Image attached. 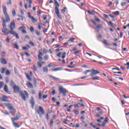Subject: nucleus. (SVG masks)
<instances>
[{"label": "nucleus", "mask_w": 129, "mask_h": 129, "mask_svg": "<svg viewBox=\"0 0 129 129\" xmlns=\"http://www.w3.org/2000/svg\"><path fill=\"white\" fill-rule=\"evenodd\" d=\"M2 20L3 21L2 26L3 29L2 30V33L3 34H6V35H9V34H11V32H15L14 30L16 29V23H15L14 21H13L10 23V25L9 26V28L10 29V31H9V29L7 28V25L6 24L7 22V20L5 19V17L2 18Z\"/></svg>", "instance_id": "f257e3e1"}, {"label": "nucleus", "mask_w": 129, "mask_h": 129, "mask_svg": "<svg viewBox=\"0 0 129 129\" xmlns=\"http://www.w3.org/2000/svg\"><path fill=\"white\" fill-rule=\"evenodd\" d=\"M13 88L14 93H19L23 100L25 101L26 97H28V96H29V95L28 94L27 91H24V92H23V91H21V89H20V87H19L17 85L13 86Z\"/></svg>", "instance_id": "f03ea898"}, {"label": "nucleus", "mask_w": 129, "mask_h": 129, "mask_svg": "<svg viewBox=\"0 0 129 129\" xmlns=\"http://www.w3.org/2000/svg\"><path fill=\"white\" fill-rule=\"evenodd\" d=\"M3 13L5 15L6 19V22H11V18H10V16H9V14H8V12H7V7L5 6H3Z\"/></svg>", "instance_id": "7ed1b4c3"}, {"label": "nucleus", "mask_w": 129, "mask_h": 129, "mask_svg": "<svg viewBox=\"0 0 129 129\" xmlns=\"http://www.w3.org/2000/svg\"><path fill=\"white\" fill-rule=\"evenodd\" d=\"M58 89L60 94H62L63 96H66V93L67 92L66 89L63 88L62 86H60L58 87Z\"/></svg>", "instance_id": "20e7f679"}, {"label": "nucleus", "mask_w": 129, "mask_h": 129, "mask_svg": "<svg viewBox=\"0 0 129 129\" xmlns=\"http://www.w3.org/2000/svg\"><path fill=\"white\" fill-rule=\"evenodd\" d=\"M36 111L38 113V114H44L45 113V111H44V108L42 107V106H39V109H36Z\"/></svg>", "instance_id": "39448f33"}, {"label": "nucleus", "mask_w": 129, "mask_h": 129, "mask_svg": "<svg viewBox=\"0 0 129 129\" xmlns=\"http://www.w3.org/2000/svg\"><path fill=\"white\" fill-rule=\"evenodd\" d=\"M91 73L90 74V76L92 77V76H94V75H97V74H99V72L94 70V69H93L91 70Z\"/></svg>", "instance_id": "423d86ee"}, {"label": "nucleus", "mask_w": 129, "mask_h": 129, "mask_svg": "<svg viewBox=\"0 0 129 129\" xmlns=\"http://www.w3.org/2000/svg\"><path fill=\"white\" fill-rule=\"evenodd\" d=\"M42 56H43V53H42L41 50H39L38 51V54L37 55V57L39 61H42V60H43V57H42Z\"/></svg>", "instance_id": "0eeeda50"}, {"label": "nucleus", "mask_w": 129, "mask_h": 129, "mask_svg": "<svg viewBox=\"0 0 129 129\" xmlns=\"http://www.w3.org/2000/svg\"><path fill=\"white\" fill-rule=\"evenodd\" d=\"M55 12L57 18H58L59 20H62V16L61 15H60V12L59 11V10H55Z\"/></svg>", "instance_id": "6e6552de"}, {"label": "nucleus", "mask_w": 129, "mask_h": 129, "mask_svg": "<svg viewBox=\"0 0 129 129\" xmlns=\"http://www.w3.org/2000/svg\"><path fill=\"white\" fill-rule=\"evenodd\" d=\"M11 35H13V36H15L16 39H20V37H19V34L16 33V31H11Z\"/></svg>", "instance_id": "1a4fd4ad"}, {"label": "nucleus", "mask_w": 129, "mask_h": 129, "mask_svg": "<svg viewBox=\"0 0 129 129\" xmlns=\"http://www.w3.org/2000/svg\"><path fill=\"white\" fill-rule=\"evenodd\" d=\"M54 5L55 6V11L59 10V3H58V2L56 0H54Z\"/></svg>", "instance_id": "9d476101"}, {"label": "nucleus", "mask_w": 129, "mask_h": 129, "mask_svg": "<svg viewBox=\"0 0 129 129\" xmlns=\"http://www.w3.org/2000/svg\"><path fill=\"white\" fill-rule=\"evenodd\" d=\"M30 104H31V106L32 108H34V106L35 105V100H34V98L31 97V100L30 101Z\"/></svg>", "instance_id": "9b49d317"}, {"label": "nucleus", "mask_w": 129, "mask_h": 129, "mask_svg": "<svg viewBox=\"0 0 129 129\" xmlns=\"http://www.w3.org/2000/svg\"><path fill=\"white\" fill-rule=\"evenodd\" d=\"M75 107H79V108H80V107H82L83 106H84V104H81L80 103H78V104H75L74 105Z\"/></svg>", "instance_id": "f8f14e48"}, {"label": "nucleus", "mask_w": 129, "mask_h": 129, "mask_svg": "<svg viewBox=\"0 0 129 129\" xmlns=\"http://www.w3.org/2000/svg\"><path fill=\"white\" fill-rule=\"evenodd\" d=\"M19 118H20V116H16L15 117H12V122H14L16 120H19Z\"/></svg>", "instance_id": "ddd939ff"}, {"label": "nucleus", "mask_w": 129, "mask_h": 129, "mask_svg": "<svg viewBox=\"0 0 129 129\" xmlns=\"http://www.w3.org/2000/svg\"><path fill=\"white\" fill-rule=\"evenodd\" d=\"M27 86H28V87H29V88H34V86H33V84H32V83H31L30 82H28L27 83V84H26Z\"/></svg>", "instance_id": "4468645a"}, {"label": "nucleus", "mask_w": 129, "mask_h": 129, "mask_svg": "<svg viewBox=\"0 0 129 129\" xmlns=\"http://www.w3.org/2000/svg\"><path fill=\"white\" fill-rule=\"evenodd\" d=\"M2 101H5L6 102H8L9 100H8V96H4L2 99Z\"/></svg>", "instance_id": "2eb2a0df"}, {"label": "nucleus", "mask_w": 129, "mask_h": 129, "mask_svg": "<svg viewBox=\"0 0 129 129\" xmlns=\"http://www.w3.org/2000/svg\"><path fill=\"white\" fill-rule=\"evenodd\" d=\"M1 62L2 64H3V65H6L7 63V60H6V59L2 58L1 60Z\"/></svg>", "instance_id": "dca6fc26"}, {"label": "nucleus", "mask_w": 129, "mask_h": 129, "mask_svg": "<svg viewBox=\"0 0 129 129\" xmlns=\"http://www.w3.org/2000/svg\"><path fill=\"white\" fill-rule=\"evenodd\" d=\"M63 68H56L53 69V71H61Z\"/></svg>", "instance_id": "f3484780"}, {"label": "nucleus", "mask_w": 129, "mask_h": 129, "mask_svg": "<svg viewBox=\"0 0 129 129\" xmlns=\"http://www.w3.org/2000/svg\"><path fill=\"white\" fill-rule=\"evenodd\" d=\"M7 107L9 110H13V109H14V107H13V106L11 104H8Z\"/></svg>", "instance_id": "a211bd4d"}, {"label": "nucleus", "mask_w": 129, "mask_h": 129, "mask_svg": "<svg viewBox=\"0 0 129 129\" xmlns=\"http://www.w3.org/2000/svg\"><path fill=\"white\" fill-rule=\"evenodd\" d=\"M43 71L45 73H48V67H44L43 68Z\"/></svg>", "instance_id": "6ab92c4d"}, {"label": "nucleus", "mask_w": 129, "mask_h": 129, "mask_svg": "<svg viewBox=\"0 0 129 129\" xmlns=\"http://www.w3.org/2000/svg\"><path fill=\"white\" fill-rule=\"evenodd\" d=\"M103 43L104 44V45H106V46H110V43H108L107 40H104L103 41Z\"/></svg>", "instance_id": "aec40b11"}, {"label": "nucleus", "mask_w": 129, "mask_h": 129, "mask_svg": "<svg viewBox=\"0 0 129 129\" xmlns=\"http://www.w3.org/2000/svg\"><path fill=\"white\" fill-rule=\"evenodd\" d=\"M4 91H5V92H9V89H8V86L7 85H5L4 86Z\"/></svg>", "instance_id": "412c9836"}, {"label": "nucleus", "mask_w": 129, "mask_h": 129, "mask_svg": "<svg viewBox=\"0 0 129 129\" xmlns=\"http://www.w3.org/2000/svg\"><path fill=\"white\" fill-rule=\"evenodd\" d=\"M25 29H26V27L25 26H22L18 28L19 31H22L23 30H25Z\"/></svg>", "instance_id": "4be33fe9"}, {"label": "nucleus", "mask_w": 129, "mask_h": 129, "mask_svg": "<svg viewBox=\"0 0 129 129\" xmlns=\"http://www.w3.org/2000/svg\"><path fill=\"white\" fill-rule=\"evenodd\" d=\"M53 66H55V63L54 62H51L48 65H47V67H53Z\"/></svg>", "instance_id": "5701e85b"}, {"label": "nucleus", "mask_w": 129, "mask_h": 129, "mask_svg": "<svg viewBox=\"0 0 129 129\" xmlns=\"http://www.w3.org/2000/svg\"><path fill=\"white\" fill-rule=\"evenodd\" d=\"M104 119V117H100V119H97V122H101V120H103Z\"/></svg>", "instance_id": "b1692460"}, {"label": "nucleus", "mask_w": 129, "mask_h": 129, "mask_svg": "<svg viewBox=\"0 0 129 129\" xmlns=\"http://www.w3.org/2000/svg\"><path fill=\"white\" fill-rule=\"evenodd\" d=\"M49 77L50 78H52L53 80H60V79L57 78H55V77H53L52 76H50Z\"/></svg>", "instance_id": "393cba45"}, {"label": "nucleus", "mask_w": 129, "mask_h": 129, "mask_svg": "<svg viewBox=\"0 0 129 129\" xmlns=\"http://www.w3.org/2000/svg\"><path fill=\"white\" fill-rule=\"evenodd\" d=\"M39 99H42V91H40L38 94Z\"/></svg>", "instance_id": "a878e982"}, {"label": "nucleus", "mask_w": 129, "mask_h": 129, "mask_svg": "<svg viewBox=\"0 0 129 129\" xmlns=\"http://www.w3.org/2000/svg\"><path fill=\"white\" fill-rule=\"evenodd\" d=\"M31 20L33 23H35L38 22V20L35 19L34 17H32Z\"/></svg>", "instance_id": "bb28decb"}, {"label": "nucleus", "mask_w": 129, "mask_h": 129, "mask_svg": "<svg viewBox=\"0 0 129 129\" xmlns=\"http://www.w3.org/2000/svg\"><path fill=\"white\" fill-rule=\"evenodd\" d=\"M13 122V124L14 126H15V127H20V126L18 125V124H17V123H16V122Z\"/></svg>", "instance_id": "cd10ccee"}, {"label": "nucleus", "mask_w": 129, "mask_h": 129, "mask_svg": "<svg viewBox=\"0 0 129 129\" xmlns=\"http://www.w3.org/2000/svg\"><path fill=\"white\" fill-rule=\"evenodd\" d=\"M113 14L115 15V16H119V11L114 12Z\"/></svg>", "instance_id": "c85d7f7f"}, {"label": "nucleus", "mask_w": 129, "mask_h": 129, "mask_svg": "<svg viewBox=\"0 0 129 129\" xmlns=\"http://www.w3.org/2000/svg\"><path fill=\"white\" fill-rule=\"evenodd\" d=\"M92 79H93V80H99V77L96 76L92 78Z\"/></svg>", "instance_id": "c756f323"}, {"label": "nucleus", "mask_w": 129, "mask_h": 129, "mask_svg": "<svg viewBox=\"0 0 129 129\" xmlns=\"http://www.w3.org/2000/svg\"><path fill=\"white\" fill-rule=\"evenodd\" d=\"M12 15H13V17H16V11L15 10V9H13V10H12Z\"/></svg>", "instance_id": "7c9ffc66"}, {"label": "nucleus", "mask_w": 129, "mask_h": 129, "mask_svg": "<svg viewBox=\"0 0 129 129\" xmlns=\"http://www.w3.org/2000/svg\"><path fill=\"white\" fill-rule=\"evenodd\" d=\"M125 6H126V3L123 2L121 3V7H125Z\"/></svg>", "instance_id": "2f4dec72"}, {"label": "nucleus", "mask_w": 129, "mask_h": 129, "mask_svg": "<svg viewBox=\"0 0 129 129\" xmlns=\"http://www.w3.org/2000/svg\"><path fill=\"white\" fill-rule=\"evenodd\" d=\"M95 19L98 23L100 22V19H99V18H97L96 16L95 17Z\"/></svg>", "instance_id": "473e14b6"}, {"label": "nucleus", "mask_w": 129, "mask_h": 129, "mask_svg": "<svg viewBox=\"0 0 129 129\" xmlns=\"http://www.w3.org/2000/svg\"><path fill=\"white\" fill-rule=\"evenodd\" d=\"M14 47L16 49H17V50H19V45H18V44H14Z\"/></svg>", "instance_id": "72a5a7b5"}, {"label": "nucleus", "mask_w": 129, "mask_h": 129, "mask_svg": "<svg viewBox=\"0 0 129 129\" xmlns=\"http://www.w3.org/2000/svg\"><path fill=\"white\" fill-rule=\"evenodd\" d=\"M37 64H38V66L39 67H40V68H42V63H41V62L38 61L37 62Z\"/></svg>", "instance_id": "f704fd0d"}, {"label": "nucleus", "mask_w": 129, "mask_h": 129, "mask_svg": "<svg viewBox=\"0 0 129 129\" xmlns=\"http://www.w3.org/2000/svg\"><path fill=\"white\" fill-rule=\"evenodd\" d=\"M26 77H27L28 80H29L30 81V80H32V79L31 78V77H30V75H26Z\"/></svg>", "instance_id": "c9c22d12"}, {"label": "nucleus", "mask_w": 129, "mask_h": 129, "mask_svg": "<svg viewBox=\"0 0 129 129\" xmlns=\"http://www.w3.org/2000/svg\"><path fill=\"white\" fill-rule=\"evenodd\" d=\"M66 10H67V8L64 7L63 9L61 10V11L62 13H65V12H66Z\"/></svg>", "instance_id": "e433bc0d"}, {"label": "nucleus", "mask_w": 129, "mask_h": 129, "mask_svg": "<svg viewBox=\"0 0 129 129\" xmlns=\"http://www.w3.org/2000/svg\"><path fill=\"white\" fill-rule=\"evenodd\" d=\"M30 31L31 32V33H34V31H35L34 30V27H33L32 26L30 27Z\"/></svg>", "instance_id": "4c0bfd02"}, {"label": "nucleus", "mask_w": 129, "mask_h": 129, "mask_svg": "<svg viewBox=\"0 0 129 129\" xmlns=\"http://www.w3.org/2000/svg\"><path fill=\"white\" fill-rule=\"evenodd\" d=\"M11 86L13 88L14 86H16V85H15V83L14 82V81H11Z\"/></svg>", "instance_id": "58836bf2"}, {"label": "nucleus", "mask_w": 129, "mask_h": 129, "mask_svg": "<svg viewBox=\"0 0 129 129\" xmlns=\"http://www.w3.org/2000/svg\"><path fill=\"white\" fill-rule=\"evenodd\" d=\"M33 70H34V71H37V67H36V66L34 65L33 68H32Z\"/></svg>", "instance_id": "ea45409f"}, {"label": "nucleus", "mask_w": 129, "mask_h": 129, "mask_svg": "<svg viewBox=\"0 0 129 129\" xmlns=\"http://www.w3.org/2000/svg\"><path fill=\"white\" fill-rule=\"evenodd\" d=\"M28 17L29 18V19L33 18V16H31V13L30 12L28 13Z\"/></svg>", "instance_id": "a19ab883"}, {"label": "nucleus", "mask_w": 129, "mask_h": 129, "mask_svg": "<svg viewBox=\"0 0 129 129\" xmlns=\"http://www.w3.org/2000/svg\"><path fill=\"white\" fill-rule=\"evenodd\" d=\"M66 57V52H63L62 56V58L64 59V58Z\"/></svg>", "instance_id": "79ce46f5"}, {"label": "nucleus", "mask_w": 129, "mask_h": 129, "mask_svg": "<svg viewBox=\"0 0 129 129\" xmlns=\"http://www.w3.org/2000/svg\"><path fill=\"white\" fill-rule=\"evenodd\" d=\"M6 71V69L3 68L1 70V72L2 73V74H4L5 73V72Z\"/></svg>", "instance_id": "37998d69"}, {"label": "nucleus", "mask_w": 129, "mask_h": 129, "mask_svg": "<svg viewBox=\"0 0 129 129\" xmlns=\"http://www.w3.org/2000/svg\"><path fill=\"white\" fill-rule=\"evenodd\" d=\"M29 44H30V45H31L33 47H35V44H34L33 42L30 41V42H29Z\"/></svg>", "instance_id": "c03bdc74"}, {"label": "nucleus", "mask_w": 129, "mask_h": 129, "mask_svg": "<svg viewBox=\"0 0 129 129\" xmlns=\"http://www.w3.org/2000/svg\"><path fill=\"white\" fill-rule=\"evenodd\" d=\"M10 74H11V72H10V71H9V70L6 71V75H10Z\"/></svg>", "instance_id": "a18cd8bd"}, {"label": "nucleus", "mask_w": 129, "mask_h": 129, "mask_svg": "<svg viewBox=\"0 0 129 129\" xmlns=\"http://www.w3.org/2000/svg\"><path fill=\"white\" fill-rule=\"evenodd\" d=\"M3 86H4V82H0V88H2Z\"/></svg>", "instance_id": "49530a36"}, {"label": "nucleus", "mask_w": 129, "mask_h": 129, "mask_svg": "<svg viewBox=\"0 0 129 129\" xmlns=\"http://www.w3.org/2000/svg\"><path fill=\"white\" fill-rule=\"evenodd\" d=\"M74 113L75 114H79V111H78V110H75L74 111Z\"/></svg>", "instance_id": "de8ad7c7"}, {"label": "nucleus", "mask_w": 129, "mask_h": 129, "mask_svg": "<svg viewBox=\"0 0 129 129\" xmlns=\"http://www.w3.org/2000/svg\"><path fill=\"white\" fill-rule=\"evenodd\" d=\"M75 40V38H71L69 41H70L71 42H74Z\"/></svg>", "instance_id": "09e8293b"}, {"label": "nucleus", "mask_w": 129, "mask_h": 129, "mask_svg": "<svg viewBox=\"0 0 129 129\" xmlns=\"http://www.w3.org/2000/svg\"><path fill=\"white\" fill-rule=\"evenodd\" d=\"M67 121L68 122H69V121L67 119H64V120L63 121V123L64 124H67Z\"/></svg>", "instance_id": "8fccbe9b"}, {"label": "nucleus", "mask_w": 129, "mask_h": 129, "mask_svg": "<svg viewBox=\"0 0 129 129\" xmlns=\"http://www.w3.org/2000/svg\"><path fill=\"white\" fill-rule=\"evenodd\" d=\"M104 122H105V123L106 124V122H108V118L107 117H106L105 118V120H104Z\"/></svg>", "instance_id": "3c124183"}, {"label": "nucleus", "mask_w": 129, "mask_h": 129, "mask_svg": "<svg viewBox=\"0 0 129 129\" xmlns=\"http://www.w3.org/2000/svg\"><path fill=\"white\" fill-rule=\"evenodd\" d=\"M61 55H62V52H59V53L57 54V57H58L59 58H60Z\"/></svg>", "instance_id": "603ef678"}, {"label": "nucleus", "mask_w": 129, "mask_h": 129, "mask_svg": "<svg viewBox=\"0 0 129 129\" xmlns=\"http://www.w3.org/2000/svg\"><path fill=\"white\" fill-rule=\"evenodd\" d=\"M56 93V91H55V90L54 89H53L52 90V95H54V94Z\"/></svg>", "instance_id": "864d4df0"}, {"label": "nucleus", "mask_w": 129, "mask_h": 129, "mask_svg": "<svg viewBox=\"0 0 129 129\" xmlns=\"http://www.w3.org/2000/svg\"><path fill=\"white\" fill-rule=\"evenodd\" d=\"M70 126H72V127H75V125H73V123H72V122H71L70 123Z\"/></svg>", "instance_id": "5fc2aeb1"}, {"label": "nucleus", "mask_w": 129, "mask_h": 129, "mask_svg": "<svg viewBox=\"0 0 129 129\" xmlns=\"http://www.w3.org/2000/svg\"><path fill=\"white\" fill-rule=\"evenodd\" d=\"M91 23H93V24L95 25V26H96V22L95 21H93V20H91Z\"/></svg>", "instance_id": "6e6d98bb"}, {"label": "nucleus", "mask_w": 129, "mask_h": 129, "mask_svg": "<svg viewBox=\"0 0 129 129\" xmlns=\"http://www.w3.org/2000/svg\"><path fill=\"white\" fill-rule=\"evenodd\" d=\"M5 80H6V83H9V78L8 77L5 78Z\"/></svg>", "instance_id": "4d7b16f0"}, {"label": "nucleus", "mask_w": 129, "mask_h": 129, "mask_svg": "<svg viewBox=\"0 0 129 129\" xmlns=\"http://www.w3.org/2000/svg\"><path fill=\"white\" fill-rule=\"evenodd\" d=\"M103 16L105 18V19H108V15H106V14H104L103 15Z\"/></svg>", "instance_id": "13d9d810"}, {"label": "nucleus", "mask_w": 129, "mask_h": 129, "mask_svg": "<svg viewBox=\"0 0 129 129\" xmlns=\"http://www.w3.org/2000/svg\"><path fill=\"white\" fill-rule=\"evenodd\" d=\"M97 28L98 29H101L102 28V26L101 25H99L97 26Z\"/></svg>", "instance_id": "bf43d9fd"}, {"label": "nucleus", "mask_w": 129, "mask_h": 129, "mask_svg": "<svg viewBox=\"0 0 129 129\" xmlns=\"http://www.w3.org/2000/svg\"><path fill=\"white\" fill-rule=\"evenodd\" d=\"M43 53L44 54H47V49H46L45 48L43 49Z\"/></svg>", "instance_id": "052dcab7"}, {"label": "nucleus", "mask_w": 129, "mask_h": 129, "mask_svg": "<svg viewBox=\"0 0 129 129\" xmlns=\"http://www.w3.org/2000/svg\"><path fill=\"white\" fill-rule=\"evenodd\" d=\"M44 60H45V61H47V60H48V55H45Z\"/></svg>", "instance_id": "680f3d73"}, {"label": "nucleus", "mask_w": 129, "mask_h": 129, "mask_svg": "<svg viewBox=\"0 0 129 129\" xmlns=\"http://www.w3.org/2000/svg\"><path fill=\"white\" fill-rule=\"evenodd\" d=\"M53 119H51L50 120V125H52V124H53L54 123V122L53 121Z\"/></svg>", "instance_id": "e2e57ef3"}, {"label": "nucleus", "mask_w": 129, "mask_h": 129, "mask_svg": "<svg viewBox=\"0 0 129 129\" xmlns=\"http://www.w3.org/2000/svg\"><path fill=\"white\" fill-rule=\"evenodd\" d=\"M22 33L24 34H27V31H26V30H24L22 31Z\"/></svg>", "instance_id": "0e129e2a"}, {"label": "nucleus", "mask_w": 129, "mask_h": 129, "mask_svg": "<svg viewBox=\"0 0 129 129\" xmlns=\"http://www.w3.org/2000/svg\"><path fill=\"white\" fill-rule=\"evenodd\" d=\"M47 97H48V95H43V98H44V99H46L47 98Z\"/></svg>", "instance_id": "69168bd1"}, {"label": "nucleus", "mask_w": 129, "mask_h": 129, "mask_svg": "<svg viewBox=\"0 0 129 129\" xmlns=\"http://www.w3.org/2000/svg\"><path fill=\"white\" fill-rule=\"evenodd\" d=\"M55 48H58V47H60L61 45L59 44H55Z\"/></svg>", "instance_id": "338daca9"}, {"label": "nucleus", "mask_w": 129, "mask_h": 129, "mask_svg": "<svg viewBox=\"0 0 129 129\" xmlns=\"http://www.w3.org/2000/svg\"><path fill=\"white\" fill-rule=\"evenodd\" d=\"M38 29H39V30H41V25H40V23H38Z\"/></svg>", "instance_id": "774afa93"}]
</instances>
